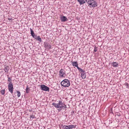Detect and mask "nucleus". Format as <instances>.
Segmentation results:
<instances>
[{"instance_id": "obj_12", "label": "nucleus", "mask_w": 129, "mask_h": 129, "mask_svg": "<svg viewBox=\"0 0 129 129\" xmlns=\"http://www.w3.org/2000/svg\"><path fill=\"white\" fill-rule=\"evenodd\" d=\"M112 66L114 67H118V64L116 62H113L111 63Z\"/></svg>"}, {"instance_id": "obj_1", "label": "nucleus", "mask_w": 129, "mask_h": 129, "mask_svg": "<svg viewBox=\"0 0 129 129\" xmlns=\"http://www.w3.org/2000/svg\"><path fill=\"white\" fill-rule=\"evenodd\" d=\"M52 105L53 106H54L56 108H59V109H58V110L59 111H61L62 108L63 103L61 101H59L58 103L57 104L53 103H52Z\"/></svg>"}, {"instance_id": "obj_13", "label": "nucleus", "mask_w": 129, "mask_h": 129, "mask_svg": "<svg viewBox=\"0 0 129 129\" xmlns=\"http://www.w3.org/2000/svg\"><path fill=\"white\" fill-rule=\"evenodd\" d=\"M81 76L82 79H85L86 77L85 73H82L81 74Z\"/></svg>"}, {"instance_id": "obj_20", "label": "nucleus", "mask_w": 129, "mask_h": 129, "mask_svg": "<svg viewBox=\"0 0 129 129\" xmlns=\"http://www.w3.org/2000/svg\"><path fill=\"white\" fill-rule=\"evenodd\" d=\"M75 67H76L78 69V70L80 71V70L81 69L79 67H78V66H77V65H75Z\"/></svg>"}, {"instance_id": "obj_25", "label": "nucleus", "mask_w": 129, "mask_h": 129, "mask_svg": "<svg viewBox=\"0 0 129 129\" xmlns=\"http://www.w3.org/2000/svg\"><path fill=\"white\" fill-rule=\"evenodd\" d=\"M97 51V49L96 48H95L94 50V52H96Z\"/></svg>"}, {"instance_id": "obj_19", "label": "nucleus", "mask_w": 129, "mask_h": 129, "mask_svg": "<svg viewBox=\"0 0 129 129\" xmlns=\"http://www.w3.org/2000/svg\"><path fill=\"white\" fill-rule=\"evenodd\" d=\"M124 84L126 86V88H129V85L127 83L125 82Z\"/></svg>"}, {"instance_id": "obj_23", "label": "nucleus", "mask_w": 129, "mask_h": 129, "mask_svg": "<svg viewBox=\"0 0 129 129\" xmlns=\"http://www.w3.org/2000/svg\"><path fill=\"white\" fill-rule=\"evenodd\" d=\"M80 71L81 72H82V73H84L85 72V71L83 70L82 69H81Z\"/></svg>"}, {"instance_id": "obj_4", "label": "nucleus", "mask_w": 129, "mask_h": 129, "mask_svg": "<svg viewBox=\"0 0 129 129\" xmlns=\"http://www.w3.org/2000/svg\"><path fill=\"white\" fill-rule=\"evenodd\" d=\"M8 86L9 91L12 94L13 93L14 88L12 83L10 82L8 85Z\"/></svg>"}, {"instance_id": "obj_27", "label": "nucleus", "mask_w": 129, "mask_h": 129, "mask_svg": "<svg viewBox=\"0 0 129 129\" xmlns=\"http://www.w3.org/2000/svg\"><path fill=\"white\" fill-rule=\"evenodd\" d=\"M32 117V115H31L30 116V118H31V117Z\"/></svg>"}, {"instance_id": "obj_3", "label": "nucleus", "mask_w": 129, "mask_h": 129, "mask_svg": "<svg viewBox=\"0 0 129 129\" xmlns=\"http://www.w3.org/2000/svg\"><path fill=\"white\" fill-rule=\"evenodd\" d=\"M61 85L64 87H68L70 85V83L68 80L65 79L61 82Z\"/></svg>"}, {"instance_id": "obj_14", "label": "nucleus", "mask_w": 129, "mask_h": 129, "mask_svg": "<svg viewBox=\"0 0 129 129\" xmlns=\"http://www.w3.org/2000/svg\"><path fill=\"white\" fill-rule=\"evenodd\" d=\"M9 70V66H7L5 68L4 70L5 71V72L7 73L8 72Z\"/></svg>"}, {"instance_id": "obj_26", "label": "nucleus", "mask_w": 129, "mask_h": 129, "mask_svg": "<svg viewBox=\"0 0 129 129\" xmlns=\"http://www.w3.org/2000/svg\"><path fill=\"white\" fill-rule=\"evenodd\" d=\"M30 31H31V35L32 36V34H32V29L31 28H30Z\"/></svg>"}, {"instance_id": "obj_7", "label": "nucleus", "mask_w": 129, "mask_h": 129, "mask_svg": "<svg viewBox=\"0 0 129 129\" xmlns=\"http://www.w3.org/2000/svg\"><path fill=\"white\" fill-rule=\"evenodd\" d=\"M60 18L61 21L62 22H64L68 20V19L66 17L61 15Z\"/></svg>"}, {"instance_id": "obj_8", "label": "nucleus", "mask_w": 129, "mask_h": 129, "mask_svg": "<svg viewBox=\"0 0 129 129\" xmlns=\"http://www.w3.org/2000/svg\"><path fill=\"white\" fill-rule=\"evenodd\" d=\"M45 47L46 49H49L51 48V46L50 44L48 43H45Z\"/></svg>"}, {"instance_id": "obj_24", "label": "nucleus", "mask_w": 129, "mask_h": 129, "mask_svg": "<svg viewBox=\"0 0 129 129\" xmlns=\"http://www.w3.org/2000/svg\"><path fill=\"white\" fill-rule=\"evenodd\" d=\"M63 106L62 105V108L63 107H64L65 108H67L66 107V105H65L64 104H63Z\"/></svg>"}, {"instance_id": "obj_18", "label": "nucleus", "mask_w": 129, "mask_h": 129, "mask_svg": "<svg viewBox=\"0 0 129 129\" xmlns=\"http://www.w3.org/2000/svg\"><path fill=\"white\" fill-rule=\"evenodd\" d=\"M16 92H17V96L18 97H19L20 96V95H21V93H20V92L18 91H17V90L16 91Z\"/></svg>"}, {"instance_id": "obj_9", "label": "nucleus", "mask_w": 129, "mask_h": 129, "mask_svg": "<svg viewBox=\"0 0 129 129\" xmlns=\"http://www.w3.org/2000/svg\"><path fill=\"white\" fill-rule=\"evenodd\" d=\"M75 128V126L74 125H66L65 127V129H72L73 128Z\"/></svg>"}, {"instance_id": "obj_16", "label": "nucleus", "mask_w": 129, "mask_h": 129, "mask_svg": "<svg viewBox=\"0 0 129 129\" xmlns=\"http://www.w3.org/2000/svg\"><path fill=\"white\" fill-rule=\"evenodd\" d=\"M72 62V64L73 66H75V65H77V66H78V64L77 63V61H76V62H73V61H71Z\"/></svg>"}, {"instance_id": "obj_6", "label": "nucleus", "mask_w": 129, "mask_h": 129, "mask_svg": "<svg viewBox=\"0 0 129 129\" xmlns=\"http://www.w3.org/2000/svg\"><path fill=\"white\" fill-rule=\"evenodd\" d=\"M41 87L42 90L45 91H49V88L44 85H41Z\"/></svg>"}, {"instance_id": "obj_21", "label": "nucleus", "mask_w": 129, "mask_h": 129, "mask_svg": "<svg viewBox=\"0 0 129 129\" xmlns=\"http://www.w3.org/2000/svg\"><path fill=\"white\" fill-rule=\"evenodd\" d=\"M66 125H63V124H61V127L62 128H65Z\"/></svg>"}, {"instance_id": "obj_17", "label": "nucleus", "mask_w": 129, "mask_h": 129, "mask_svg": "<svg viewBox=\"0 0 129 129\" xmlns=\"http://www.w3.org/2000/svg\"><path fill=\"white\" fill-rule=\"evenodd\" d=\"M5 89H3L1 91V93L2 95H4L5 93Z\"/></svg>"}, {"instance_id": "obj_22", "label": "nucleus", "mask_w": 129, "mask_h": 129, "mask_svg": "<svg viewBox=\"0 0 129 129\" xmlns=\"http://www.w3.org/2000/svg\"><path fill=\"white\" fill-rule=\"evenodd\" d=\"M8 81L9 82H10L11 80V78L10 77H8Z\"/></svg>"}, {"instance_id": "obj_10", "label": "nucleus", "mask_w": 129, "mask_h": 129, "mask_svg": "<svg viewBox=\"0 0 129 129\" xmlns=\"http://www.w3.org/2000/svg\"><path fill=\"white\" fill-rule=\"evenodd\" d=\"M87 0H77L78 2L79 3L80 5L83 4L87 2Z\"/></svg>"}, {"instance_id": "obj_2", "label": "nucleus", "mask_w": 129, "mask_h": 129, "mask_svg": "<svg viewBox=\"0 0 129 129\" xmlns=\"http://www.w3.org/2000/svg\"><path fill=\"white\" fill-rule=\"evenodd\" d=\"M87 3L88 6L90 7L94 8L97 6V4L96 2L93 0H89Z\"/></svg>"}, {"instance_id": "obj_5", "label": "nucleus", "mask_w": 129, "mask_h": 129, "mask_svg": "<svg viewBox=\"0 0 129 129\" xmlns=\"http://www.w3.org/2000/svg\"><path fill=\"white\" fill-rule=\"evenodd\" d=\"M33 38H34L35 39L39 41L40 42H42L41 39L40 37L39 36H37V35L34 34V31H33Z\"/></svg>"}, {"instance_id": "obj_11", "label": "nucleus", "mask_w": 129, "mask_h": 129, "mask_svg": "<svg viewBox=\"0 0 129 129\" xmlns=\"http://www.w3.org/2000/svg\"><path fill=\"white\" fill-rule=\"evenodd\" d=\"M63 69H61L59 72V75L61 77H63L64 74H65V73L63 72Z\"/></svg>"}, {"instance_id": "obj_15", "label": "nucleus", "mask_w": 129, "mask_h": 129, "mask_svg": "<svg viewBox=\"0 0 129 129\" xmlns=\"http://www.w3.org/2000/svg\"><path fill=\"white\" fill-rule=\"evenodd\" d=\"M28 86H27L26 89V93H28L30 91V89L28 87Z\"/></svg>"}]
</instances>
